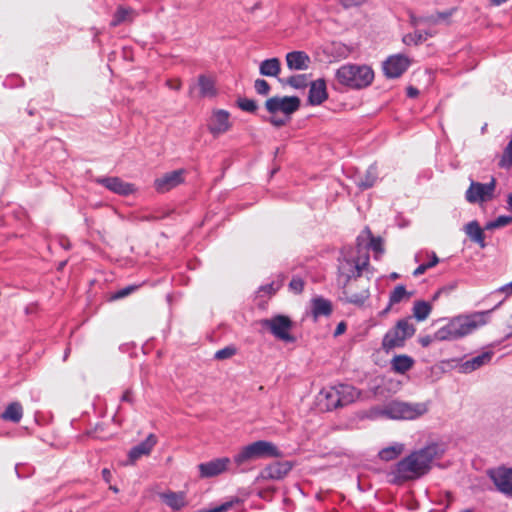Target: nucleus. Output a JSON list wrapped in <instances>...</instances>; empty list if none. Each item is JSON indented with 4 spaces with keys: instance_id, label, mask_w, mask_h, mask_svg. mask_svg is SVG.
<instances>
[{
    "instance_id": "nucleus-1",
    "label": "nucleus",
    "mask_w": 512,
    "mask_h": 512,
    "mask_svg": "<svg viewBox=\"0 0 512 512\" xmlns=\"http://www.w3.org/2000/svg\"><path fill=\"white\" fill-rule=\"evenodd\" d=\"M443 454L444 449L434 442L413 450L392 467L388 474L389 482L393 485H402L424 477L431 471L433 461L440 459Z\"/></svg>"
},
{
    "instance_id": "nucleus-2",
    "label": "nucleus",
    "mask_w": 512,
    "mask_h": 512,
    "mask_svg": "<svg viewBox=\"0 0 512 512\" xmlns=\"http://www.w3.org/2000/svg\"><path fill=\"white\" fill-rule=\"evenodd\" d=\"M502 302H499L493 309L488 311L473 312L466 315H458L448 320L433 335H425L419 338L422 347H428L434 341H456L466 337L487 323L490 313Z\"/></svg>"
},
{
    "instance_id": "nucleus-3",
    "label": "nucleus",
    "mask_w": 512,
    "mask_h": 512,
    "mask_svg": "<svg viewBox=\"0 0 512 512\" xmlns=\"http://www.w3.org/2000/svg\"><path fill=\"white\" fill-rule=\"evenodd\" d=\"M282 451L272 442L257 440L243 446L232 458L234 474L246 473L253 469L252 463L258 459L280 458Z\"/></svg>"
},
{
    "instance_id": "nucleus-4",
    "label": "nucleus",
    "mask_w": 512,
    "mask_h": 512,
    "mask_svg": "<svg viewBox=\"0 0 512 512\" xmlns=\"http://www.w3.org/2000/svg\"><path fill=\"white\" fill-rule=\"evenodd\" d=\"M428 412L427 403H409L399 400H392L383 407L373 408L370 416L387 418L392 420H414Z\"/></svg>"
},
{
    "instance_id": "nucleus-5",
    "label": "nucleus",
    "mask_w": 512,
    "mask_h": 512,
    "mask_svg": "<svg viewBox=\"0 0 512 512\" xmlns=\"http://www.w3.org/2000/svg\"><path fill=\"white\" fill-rule=\"evenodd\" d=\"M335 77L341 85L350 89L360 90L372 84L374 71L365 64H345L336 70Z\"/></svg>"
},
{
    "instance_id": "nucleus-6",
    "label": "nucleus",
    "mask_w": 512,
    "mask_h": 512,
    "mask_svg": "<svg viewBox=\"0 0 512 512\" xmlns=\"http://www.w3.org/2000/svg\"><path fill=\"white\" fill-rule=\"evenodd\" d=\"M301 101L297 96H273L265 102L266 110L272 115L268 121L275 127L286 125L289 116L300 107Z\"/></svg>"
},
{
    "instance_id": "nucleus-7",
    "label": "nucleus",
    "mask_w": 512,
    "mask_h": 512,
    "mask_svg": "<svg viewBox=\"0 0 512 512\" xmlns=\"http://www.w3.org/2000/svg\"><path fill=\"white\" fill-rule=\"evenodd\" d=\"M415 327L409 319L404 318L396 322L395 326L389 329L382 339V348L388 352L395 348H402L406 340L415 334Z\"/></svg>"
},
{
    "instance_id": "nucleus-8",
    "label": "nucleus",
    "mask_w": 512,
    "mask_h": 512,
    "mask_svg": "<svg viewBox=\"0 0 512 512\" xmlns=\"http://www.w3.org/2000/svg\"><path fill=\"white\" fill-rule=\"evenodd\" d=\"M263 328L269 330V332L277 339L284 343H295L296 337L291 334L293 322L289 316L276 314L270 318H265L260 321Z\"/></svg>"
},
{
    "instance_id": "nucleus-9",
    "label": "nucleus",
    "mask_w": 512,
    "mask_h": 512,
    "mask_svg": "<svg viewBox=\"0 0 512 512\" xmlns=\"http://www.w3.org/2000/svg\"><path fill=\"white\" fill-rule=\"evenodd\" d=\"M369 265V256L365 253L364 259L347 258L339 259L338 265V281L342 284V288H346L352 278L360 277L362 271Z\"/></svg>"
},
{
    "instance_id": "nucleus-10",
    "label": "nucleus",
    "mask_w": 512,
    "mask_h": 512,
    "mask_svg": "<svg viewBox=\"0 0 512 512\" xmlns=\"http://www.w3.org/2000/svg\"><path fill=\"white\" fill-rule=\"evenodd\" d=\"M487 476L496 490L508 498H512V468L504 465L490 468Z\"/></svg>"
},
{
    "instance_id": "nucleus-11",
    "label": "nucleus",
    "mask_w": 512,
    "mask_h": 512,
    "mask_svg": "<svg viewBox=\"0 0 512 512\" xmlns=\"http://www.w3.org/2000/svg\"><path fill=\"white\" fill-rule=\"evenodd\" d=\"M496 179L491 178L488 183L471 181L469 188L465 193V198L469 203H478L491 200L494 196Z\"/></svg>"
},
{
    "instance_id": "nucleus-12",
    "label": "nucleus",
    "mask_w": 512,
    "mask_h": 512,
    "mask_svg": "<svg viewBox=\"0 0 512 512\" xmlns=\"http://www.w3.org/2000/svg\"><path fill=\"white\" fill-rule=\"evenodd\" d=\"M411 65L409 57L403 54L389 56L382 65L384 75L389 79L399 78Z\"/></svg>"
},
{
    "instance_id": "nucleus-13",
    "label": "nucleus",
    "mask_w": 512,
    "mask_h": 512,
    "mask_svg": "<svg viewBox=\"0 0 512 512\" xmlns=\"http://www.w3.org/2000/svg\"><path fill=\"white\" fill-rule=\"evenodd\" d=\"M233 460L228 457L215 458L198 465L201 478H212L225 471H231Z\"/></svg>"
},
{
    "instance_id": "nucleus-14",
    "label": "nucleus",
    "mask_w": 512,
    "mask_h": 512,
    "mask_svg": "<svg viewBox=\"0 0 512 512\" xmlns=\"http://www.w3.org/2000/svg\"><path fill=\"white\" fill-rule=\"evenodd\" d=\"M183 169L173 170L154 180V188L158 193H166L184 182Z\"/></svg>"
},
{
    "instance_id": "nucleus-15",
    "label": "nucleus",
    "mask_w": 512,
    "mask_h": 512,
    "mask_svg": "<svg viewBox=\"0 0 512 512\" xmlns=\"http://www.w3.org/2000/svg\"><path fill=\"white\" fill-rule=\"evenodd\" d=\"M357 250L360 253L362 248L367 250H372L375 255L374 258L378 260L381 255L384 253L383 240L381 237H374L371 234V231L368 228L357 237Z\"/></svg>"
},
{
    "instance_id": "nucleus-16",
    "label": "nucleus",
    "mask_w": 512,
    "mask_h": 512,
    "mask_svg": "<svg viewBox=\"0 0 512 512\" xmlns=\"http://www.w3.org/2000/svg\"><path fill=\"white\" fill-rule=\"evenodd\" d=\"M96 182L109 191L121 196H128L136 191L133 184L125 182L119 177H100L96 179Z\"/></svg>"
},
{
    "instance_id": "nucleus-17",
    "label": "nucleus",
    "mask_w": 512,
    "mask_h": 512,
    "mask_svg": "<svg viewBox=\"0 0 512 512\" xmlns=\"http://www.w3.org/2000/svg\"><path fill=\"white\" fill-rule=\"evenodd\" d=\"M319 402L326 411H332L347 405V400H341L337 386L323 388L319 394Z\"/></svg>"
},
{
    "instance_id": "nucleus-18",
    "label": "nucleus",
    "mask_w": 512,
    "mask_h": 512,
    "mask_svg": "<svg viewBox=\"0 0 512 512\" xmlns=\"http://www.w3.org/2000/svg\"><path fill=\"white\" fill-rule=\"evenodd\" d=\"M292 467L293 464L290 461H277L267 465L261 472V477L269 480H281L291 471Z\"/></svg>"
},
{
    "instance_id": "nucleus-19",
    "label": "nucleus",
    "mask_w": 512,
    "mask_h": 512,
    "mask_svg": "<svg viewBox=\"0 0 512 512\" xmlns=\"http://www.w3.org/2000/svg\"><path fill=\"white\" fill-rule=\"evenodd\" d=\"M494 356L493 351H484L477 356H474L468 360L462 362L458 370L460 373L468 374L471 373L487 364H489Z\"/></svg>"
},
{
    "instance_id": "nucleus-20",
    "label": "nucleus",
    "mask_w": 512,
    "mask_h": 512,
    "mask_svg": "<svg viewBox=\"0 0 512 512\" xmlns=\"http://www.w3.org/2000/svg\"><path fill=\"white\" fill-rule=\"evenodd\" d=\"M230 114L224 109L214 111L208 129L213 135L225 133L231 127Z\"/></svg>"
},
{
    "instance_id": "nucleus-21",
    "label": "nucleus",
    "mask_w": 512,
    "mask_h": 512,
    "mask_svg": "<svg viewBox=\"0 0 512 512\" xmlns=\"http://www.w3.org/2000/svg\"><path fill=\"white\" fill-rule=\"evenodd\" d=\"M157 444V437L150 433L143 441L133 446L128 453L129 461L134 463L142 456H147L151 453L154 446Z\"/></svg>"
},
{
    "instance_id": "nucleus-22",
    "label": "nucleus",
    "mask_w": 512,
    "mask_h": 512,
    "mask_svg": "<svg viewBox=\"0 0 512 512\" xmlns=\"http://www.w3.org/2000/svg\"><path fill=\"white\" fill-rule=\"evenodd\" d=\"M328 98L326 82L320 78L312 81L308 92V103L312 106L321 105Z\"/></svg>"
},
{
    "instance_id": "nucleus-23",
    "label": "nucleus",
    "mask_w": 512,
    "mask_h": 512,
    "mask_svg": "<svg viewBox=\"0 0 512 512\" xmlns=\"http://www.w3.org/2000/svg\"><path fill=\"white\" fill-rule=\"evenodd\" d=\"M286 63L290 70H306L309 68L311 59L304 51H292L286 54Z\"/></svg>"
},
{
    "instance_id": "nucleus-24",
    "label": "nucleus",
    "mask_w": 512,
    "mask_h": 512,
    "mask_svg": "<svg viewBox=\"0 0 512 512\" xmlns=\"http://www.w3.org/2000/svg\"><path fill=\"white\" fill-rule=\"evenodd\" d=\"M161 500L172 510L178 511L187 505L184 492L169 491L160 494Z\"/></svg>"
},
{
    "instance_id": "nucleus-25",
    "label": "nucleus",
    "mask_w": 512,
    "mask_h": 512,
    "mask_svg": "<svg viewBox=\"0 0 512 512\" xmlns=\"http://www.w3.org/2000/svg\"><path fill=\"white\" fill-rule=\"evenodd\" d=\"M333 311L332 303L330 300L323 298L322 296L314 297L311 300V312L314 318L320 316H330Z\"/></svg>"
},
{
    "instance_id": "nucleus-26",
    "label": "nucleus",
    "mask_w": 512,
    "mask_h": 512,
    "mask_svg": "<svg viewBox=\"0 0 512 512\" xmlns=\"http://www.w3.org/2000/svg\"><path fill=\"white\" fill-rule=\"evenodd\" d=\"M411 294H412L411 292H407L406 287L404 285H402V284L397 285L393 289V291L390 292L389 302H388L387 306L385 307V309L380 312V315L384 316L387 313H389V311L391 310L393 305L400 303L405 297H407V298L410 297Z\"/></svg>"
},
{
    "instance_id": "nucleus-27",
    "label": "nucleus",
    "mask_w": 512,
    "mask_h": 512,
    "mask_svg": "<svg viewBox=\"0 0 512 512\" xmlns=\"http://www.w3.org/2000/svg\"><path fill=\"white\" fill-rule=\"evenodd\" d=\"M465 232L469 238L473 242L477 243L481 248L486 246L483 229L480 227L476 220H473L465 225Z\"/></svg>"
},
{
    "instance_id": "nucleus-28",
    "label": "nucleus",
    "mask_w": 512,
    "mask_h": 512,
    "mask_svg": "<svg viewBox=\"0 0 512 512\" xmlns=\"http://www.w3.org/2000/svg\"><path fill=\"white\" fill-rule=\"evenodd\" d=\"M378 179V170L376 165H370L363 175L358 176L356 184L362 189H369L374 186Z\"/></svg>"
},
{
    "instance_id": "nucleus-29",
    "label": "nucleus",
    "mask_w": 512,
    "mask_h": 512,
    "mask_svg": "<svg viewBox=\"0 0 512 512\" xmlns=\"http://www.w3.org/2000/svg\"><path fill=\"white\" fill-rule=\"evenodd\" d=\"M0 417L5 421L19 423L23 417L22 405L19 402H12L8 404Z\"/></svg>"
},
{
    "instance_id": "nucleus-30",
    "label": "nucleus",
    "mask_w": 512,
    "mask_h": 512,
    "mask_svg": "<svg viewBox=\"0 0 512 512\" xmlns=\"http://www.w3.org/2000/svg\"><path fill=\"white\" fill-rule=\"evenodd\" d=\"M281 65L278 58L265 59L260 63L259 72L262 76L277 77L280 73Z\"/></svg>"
},
{
    "instance_id": "nucleus-31",
    "label": "nucleus",
    "mask_w": 512,
    "mask_h": 512,
    "mask_svg": "<svg viewBox=\"0 0 512 512\" xmlns=\"http://www.w3.org/2000/svg\"><path fill=\"white\" fill-rule=\"evenodd\" d=\"M135 15L136 12L132 8L119 6L113 15L110 25L112 27H117L124 22H131Z\"/></svg>"
},
{
    "instance_id": "nucleus-32",
    "label": "nucleus",
    "mask_w": 512,
    "mask_h": 512,
    "mask_svg": "<svg viewBox=\"0 0 512 512\" xmlns=\"http://www.w3.org/2000/svg\"><path fill=\"white\" fill-rule=\"evenodd\" d=\"M414 360L408 355H396L391 360V369L399 374H404L413 367Z\"/></svg>"
},
{
    "instance_id": "nucleus-33",
    "label": "nucleus",
    "mask_w": 512,
    "mask_h": 512,
    "mask_svg": "<svg viewBox=\"0 0 512 512\" xmlns=\"http://www.w3.org/2000/svg\"><path fill=\"white\" fill-rule=\"evenodd\" d=\"M370 292L368 289H362L360 292L348 294L346 288H343V297L342 301L345 303L353 304L355 306L361 307L364 305L366 300L369 298Z\"/></svg>"
},
{
    "instance_id": "nucleus-34",
    "label": "nucleus",
    "mask_w": 512,
    "mask_h": 512,
    "mask_svg": "<svg viewBox=\"0 0 512 512\" xmlns=\"http://www.w3.org/2000/svg\"><path fill=\"white\" fill-rule=\"evenodd\" d=\"M412 311L414 318L417 321L422 322L426 320L430 315L432 311V305L427 301L418 300L415 301Z\"/></svg>"
},
{
    "instance_id": "nucleus-35",
    "label": "nucleus",
    "mask_w": 512,
    "mask_h": 512,
    "mask_svg": "<svg viewBox=\"0 0 512 512\" xmlns=\"http://www.w3.org/2000/svg\"><path fill=\"white\" fill-rule=\"evenodd\" d=\"M432 36L433 33L430 31L416 30L413 33L404 35L402 41L405 45H419Z\"/></svg>"
},
{
    "instance_id": "nucleus-36",
    "label": "nucleus",
    "mask_w": 512,
    "mask_h": 512,
    "mask_svg": "<svg viewBox=\"0 0 512 512\" xmlns=\"http://www.w3.org/2000/svg\"><path fill=\"white\" fill-rule=\"evenodd\" d=\"M198 85L202 97H212L216 95L215 82L210 77L200 75L198 77Z\"/></svg>"
},
{
    "instance_id": "nucleus-37",
    "label": "nucleus",
    "mask_w": 512,
    "mask_h": 512,
    "mask_svg": "<svg viewBox=\"0 0 512 512\" xmlns=\"http://www.w3.org/2000/svg\"><path fill=\"white\" fill-rule=\"evenodd\" d=\"M403 451V444H395L381 449L378 456L381 460L391 461L396 459Z\"/></svg>"
},
{
    "instance_id": "nucleus-38",
    "label": "nucleus",
    "mask_w": 512,
    "mask_h": 512,
    "mask_svg": "<svg viewBox=\"0 0 512 512\" xmlns=\"http://www.w3.org/2000/svg\"><path fill=\"white\" fill-rule=\"evenodd\" d=\"M337 390L341 395V400H347V405L354 402L359 395L357 389L350 385L340 384L337 386Z\"/></svg>"
},
{
    "instance_id": "nucleus-39",
    "label": "nucleus",
    "mask_w": 512,
    "mask_h": 512,
    "mask_svg": "<svg viewBox=\"0 0 512 512\" xmlns=\"http://www.w3.org/2000/svg\"><path fill=\"white\" fill-rule=\"evenodd\" d=\"M279 81L284 85H289L295 89H302L307 86V78L305 75H293L288 77L287 79H279Z\"/></svg>"
},
{
    "instance_id": "nucleus-40",
    "label": "nucleus",
    "mask_w": 512,
    "mask_h": 512,
    "mask_svg": "<svg viewBox=\"0 0 512 512\" xmlns=\"http://www.w3.org/2000/svg\"><path fill=\"white\" fill-rule=\"evenodd\" d=\"M236 105L239 109L244 112H248L254 114L258 110V105L255 100L249 99L246 97H238L236 100Z\"/></svg>"
},
{
    "instance_id": "nucleus-41",
    "label": "nucleus",
    "mask_w": 512,
    "mask_h": 512,
    "mask_svg": "<svg viewBox=\"0 0 512 512\" xmlns=\"http://www.w3.org/2000/svg\"><path fill=\"white\" fill-rule=\"evenodd\" d=\"M240 502L241 500L238 497H232L230 500L225 501L224 503L218 506L201 509L197 512H226L230 510L234 505L239 504Z\"/></svg>"
},
{
    "instance_id": "nucleus-42",
    "label": "nucleus",
    "mask_w": 512,
    "mask_h": 512,
    "mask_svg": "<svg viewBox=\"0 0 512 512\" xmlns=\"http://www.w3.org/2000/svg\"><path fill=\"white\" fill-rule=\"evenodd\" d=\"M240 502L241 500L238 497H232L230 500L225 501L224 503L218 506L201 509L197 512H226L230 510L234 505L239 504Z\"/></svg>"
},
{
    "instance_id": "nucleus-43",
    "label": "nucleus",
    "mask_w": 512,
    "mask_h": 512,
    "mask_svg": "<svg viewBox=\"0 0 512 512\" xmlns=\"http://www.w3.org/2000/svg\"><path fill=\"white\" fill-rule=\"evenodd\" d=\"M501 168L508 169L512 166V139L509 141L504 153L499 161Z\"/></svg>"
},
{
    "instance_id": "nucleus-44",
    "label": "nucleus",
    "mask_w": 512,
    "mask_h": 512,
    "mask_svg": "<svg viewBox=\"0 0 512 512\" xmlns=\"http://www.w3.org/2000/svg\"><path fill=\"white\" fill-rule=\"evenodd\" d=\"M510 223H512V216L500 215L495 220L488 222L486 225V229L504 227Z\"/></svg>"
},
{
    "instance_id": "nucleus-45",
    "label": "nucleus",
    "mask_w": 512,
    "mask_h": 512,
    "mask_svg": "<svg viewBox=\"0 0 512 512\" xmlns=\"http://www.w3.org/2000/svg\"><path fill=\"white\" fill-rule=\"evenodd\" d=\"M254 89L259 95L266 96L270 93L271 87L266 80L258 78L254 82Z\"/></svg>"
},
{
    "instance_id": "nucleus-46",
    "label": "nucleus",
    "mask_w": 512,
    "mask_h": 512,
    "mask_svg": "<svg viewBox=\"0 0 512 512\" xmlns=\"http://www.w3.org/2000/svg\"><path fill=\"white\" fill-rule=\"evenodd\" d=\"M410 24L413 27H418L421 24H428L432 25V22L434 21L431 17V15L427 16H416L413 13L410 14Z\"/></svg>"
},
{
    "instance_id": "nucleus-47",
    "label": "nucleus",
    "mask_w": 512,
    "mask_h": 512,
    "mask_svg": "<svg viewBox=\"0 0 512 512\" xmlns=\"http://www.w3.org/2000/svg\"><path fill=\"white\" fill-rule=\"evenodd\" d=\"M455 10H456L455 8H452V9L446 10L444 12H437L435 14H431V17L434 20L432 22V25L438 24L440 22H447Z\"/></svg>"
},
{
    "instance_id": "nucleus-48",
    "label": "nucleus",
    "mask_w": 512,
    "mask_h": 512,
    "mask_svg": "<svg viewBox=\"0 0 512 512\" xmlns=\"http://www.w3.org/2000/svg\"><path fill=\"white\" fill-rule=\"evenodd\" d=\"M236 353V349L232 346L224 347L223 349L218 350L214 358L217 360H224L232 357Z\"/></svg>"
},
{
    "instance_id": "nucleus-49",
    "label": "nucleus",
    "mask_w": 512,
    "mask_h": 512,
    "mask_svg": "<svg viewBox=\"0 0 512 512\" xmlns=\"http://www.w3.org/2000/svg\"><path fill=\"white\" fill-rule=\"evenodd\" d=\"M289 287L295 293H301L304 289V281L300 277H293L289 283Z\"/></svg>"
},
{
    "instance_id": "nucleus-50",
    "label": "nucleus",
    "mask_w": 512,
    "mask_h": 512,
    "mask_svg": "<svg viewBox=\"0 0 512 512\" xmlns=\"http://www.w3.org/2000/svg\"><path fill=\"white\" fill-rule=\"evenodd\" d=\"M280 286H281L280 283L271 282V283L260 286L258 289V292L259 293L264 292L266 294H274L276 291L279 290Z\"/></svg>"
},
{
    "instance_id": "nucleus-51",
    "label": "nucleus",
    "mask_w": 512,
    "mask_h": 512,
    "mask_svg": "<svg viewBox=\"0 0 512 512\" xmlns=\"http://www.w3.org/2000/svg\"><path fill=\"white\" fill-rule=\"evenodd\" d=\"M136 289H137V286H133V285L122 288L114 294L113 299L124 298Z\"/></svg>"
},
{
    "instance_id": "nucleus-52",
    "label": "nucleus",
    "mask_w": 512,
    "mask_h": 512,
    "mask_svg": "<svg viewBox=\"0 0 512 512\" xmlns=\"http://www.w3.org/2000/svg\"><path fill=\"white\" fill-rule=\"evenodd\" d=\"M367 0H340V4L344 9L358 7L364 4Z\"/></svg>"
},
{
    "instance_id": "nucleus-53",
    "label": "nucleus",
    "mask_w": 512,
    "mask_h": 512,
    "mask_svg": "<svg viewBox=\"0 0 512 512\" xmlns=\"http://www.w3.org/2000/svg\"><path fill=\"white\" fill-rule=\"evenodd\" d=\"M20 82L21 79L17 75H11L4 80L3 85L5 87L13 88L19 86Z\"/></svg>"
},
{
    "instance_id": "nucleus-54",
    "label": "nucleus",
    "mask_w": 512,
    "mask_h": 512,
    "mask_svg": "<svg viewBox=\"0 0 512 512\" xmlns=\"http://www.w3.org/2000/svg\"><path fill=\"white\" fill-rule=\"evenodd\" d=\"M120 401L121 402H126V403H129V404H134L135 402V399H134V393H133V390L131 388H127L121 398H120Z\"/></svg>"
},
{
    "instance_id": "nucleus-55",
    "label": "nucleus",
    "mask_w": 512,
    "mask_h": 512,
    "mask_svg": "<svg viewBox=\"0 0 512 512\" xmlns=\"http://www.w3.org/2000/svg\"><path fill=\"white\" fill-rule=\"evenodd\" d=\"M494 293H504L506 297L512 296V281L501 286Z\"/></svg>"
},
{
    "instance_id": "nucleus-56",
    "label": "nucleus",
    "mask_w": 512,
    "mask_h": 512,
    "mask_svg": "<svg viewBox=\"0 0 512 512\" xmlns=\"http://www.w3.org/2000/svg\"><path fill=\"white\" fill-rule=\"evenodd\" d=\"M101 474H102L103 480L106 483H110L111 482V480H112V473H111L110 469H108V468L102 469Z\"/></svg>"
},
{
    "instance_id": "nucleus-57",
    "label": "nucleus",
    "mask_w": 512,
    "mask_h": 512,
    "mask_svg": "<svg viewBox=\"0 0 512 512\" xmlns=\"http://www.w3.org/2000/svg\"><path fill=\"white\" fill-rule=\"evenodd\" d=\"M429 269L426 263L420 264L413 272L414 276H420L426 272V270Z\"/></svg>"
},
{
    "instance_id": "nucleus-58",
    "label": "nucleus",
    "mask_w": 512,
    "mask_h": 512,
    "mask_svg": "<svg viewBox=\"0 0 512 512\" xmlns=\"http://www.w3.org/2000/svg\"><path fill=\"white\" fill-rule=\"evenodd\" d=\"M346 330V324L345 322H340L337 326H336V329L334 331V336H339L341 334H343Z\"/></svg>"
},
{
    "instance_id": "nucleus-59",
    "label": "nucleus",
    "mask_w": 512,
    "mask_h": 512,
    "mask_svg": "<svg viewBox=\"0 0 512 512\" xmlns=\"http://www.w3.org/2000/svg\"><path fill=\"white\" fill-rule=\"evenodd\" d=\"M438 263H439V258L437 257L435 252H432L431 259L429 262L426 263V265L428 266V268H432V267L436 266Z\"/></svg>"
},
{
    "instance_id": "nucleus-60",
    "label": "nucleus",
    "mask_w": 512,
    "mask_h": 512,
    "mask_svg": "<svg viewBox=\"0 0 512 512\" xmlns=\"http://www.w3.org/2000/svg\"><path fill=\"white\" fill-rule=\"evenodd\" d=\"M419 94V91L417 88L413 87V86H409L407 88V96L409 98H415L416 96H418Z\"/></svg>"
},
{
    "instance_id": "nucleus-61",
    "label": "nucleus",
    "mask_w": 512,
    "mask_h": 512,
    "mask_svg": "<svg viewBox=\"0 0 512 512\" xmlns=\"http://www.w3.org/2000/svg\"><path fill=\"white\" fill-rule=\"evenodd\" d=\"M508 0H490L491 4L494 6H500L506 3Z\"/></svg>"
},
{
    "instance_id": "nucleus-62",
    "label": "nucleus",
    "mask_w": 512,
    "mask_h": 512,
    "mask_svg": "<svg viewBox=\"0 0 512 512\" xmlns=\"http://www.w3.org/2000/svg\"><path fill=\"white\" fill-rule=\"evenodd\" d=\"M61 246H62L64 249H66V250H68V249H70V248H71V244H70V242H69L68 240H63V241H61Z\"/></svg>"
},
{
    "instance_id": "nucleus-63",
    "label": "nucleus",
    "mask_w": 512,
    "mask_h": 512,
    "mask_svg": "<svg viewBox=\"0 0 512 512\" xmlns=\"http://www.w3.org/2000/svg\"><path fill=\"white\" fill-rule=\"evenodd\" d=\"M507 203H508L509 209L512 211V192L508 195Z\"/></svg>"
},
{
    "instance_id": "nucleus-64",
    "label": "nucleus",
    "mask_w": 512,
    "mask_h": 512,
    "mask_svg": "<svg viewBox=\"0 0 512 512\" xmlns=\"http://www.w3.org/2000/svg\"><path fill=\"white\" fill-rule=\"evenodd\" d=\"M109 489L112 490L114 493H118V491H119L116 486H112V485L109 486Z\"/></svg>"
}]
</instances>
